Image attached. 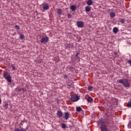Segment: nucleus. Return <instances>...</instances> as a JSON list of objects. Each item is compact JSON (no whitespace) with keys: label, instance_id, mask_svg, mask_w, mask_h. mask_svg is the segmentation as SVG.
Masks as SVG:
<instances>
[{"label":"nucleus","instance_id":"f257e3e1","mask_svg":"<svg viewBox=\"0 0 131 131\" xmlns=\"http://www.w3.org/2000/svg\"><path fill=\"white\" fill-rule=\"evenodd\" d=\"M118 82L119 83H121L125 86V88H129L130 85H129V82L128 81V79H120L118 81Z\"/></svg>","mask_w":131,"mask_h":131},{"label":"nucleus","instance_id":"f03ea898","mask_svg":"<svg viewBox=\"0 0 131 131\" xmlns=\"http://www.w3.org/2000/svg\"><path fill=\"white\" fill-rule=\"evenodd\" d=\"M79 99H80V97L78 96V95L76 94V95H73L71 97L70 100L71 102H77V101H78Z\"/></svg>","mask_w":131,"mask_h":131},{"label":"nucleus","instance_id":"7ed1b4c3","mask_svg":"<svg viewBox=\"0 0 131 131\" xmlns=\"http://www.w3.org/2000/svg\"><path fill=\"white\" fill-rule=\"evenodd\" d=\"M77 25L79 28H82V27L84 26V24L83 23V21H78L77 22Z\"/></svg>","mask_w":131,"mask_h":131},{"label":"nucleus","instance_id":"20e7f679","mask_svg":"<svg viewBox=\"0 0 131 131\" xmlns=\"http://www.w3.org/2000/svg\"><path fill=\"white\" fill-rule=\"evenodd\" d=\"M100 129L101 131H108V128H107V126L105 124H102L101 125L100 127Z\"/></svg>","mask_w":131,"mask_h":131},{"label":"nucleus","instance_id":"39448f33","mask_svg":"<svg viewBox=\"0 0 131 131\" xmlns=\"http://www.w3.org/2000/svg\"><path fill=\"white\" fill-rule=\"evenodd\" d=\"M48 40H49V37L46 36L42 38L40 40V42H41V43H43V42H48Z\"/></svg>","mask_w":131,"mask_h":131},{"label":"nucleus","instance_id":"423d86ee","mask_svg":"<svg viewBox=\"0 0 131 131\" xmlns=\"http://www.w3.org/2000/svg\"><path fill=\"white\" fill-rule=\"evenodd\" d=\"M42 6L43 10H49V9H50L48 4L44 3L42 4Z\"/></svg>","mask_w":131,"mask_h":131},{"label":"nucleus","instance_id":"0eeeda50","mask_svg":"<svg viewBox=\"0 0 131 131\" xmlns=\"http://www.w3.org/2000/svg\"><path fill=\"white\" fill-rule=\"evenodd\" d=\"M5 79L8 81V82H12V76L8 75L7 77L5 78Z\"/></svg>","mask_w":131,"mask_h":131},{"label":"nucleus","instance_id":"6e6552de","mask_svg":"<svg viewBox=\"0 0 131 131\" xmlns=\"http://www.w3.org/2000/svg\"><path fill=\"white\" fill-rule=\"evenodd\" d=\"M64 114V119H66V120H67L68 118H69V113H65Z\"/></svg>","mask_w":131,"mask_h":131},{"label":"nucleus","instance_id":"1a4fd4ad","mask_svg":"<svg viewBox=\"0 0 131 131\" xmlns=\"http://www.w3.org/2000/svg\"><path fill=\"white\" fill-rule=\"evenodd\" d=\"M9 75H10V74H9V73L8 72H4V73L3 74V76H4V78H6V77L9 76Z\"/></svg>","mask_w":131,"mask_h":131},{"label":"nucleus","instance_id":"9d476101","mask_svg":"<svg viewBox=\"0 0 131 131\" xmlns=\"http://www.w3.org/2000/svg\"><path fill=\"white\" fill-rule=\"evenodd\" d=\"M86 4L88 5V6H92V5H93V1L88 0Z\"/></svg>","mask_w":131,"mask_h":131},{"label":"nucleus","instance_id":"9b49d317","mask_svg":"<svg viewBox=\"0 0 131 131\" xmlns=\"http://www.w3.org/2000/svg\"><path fill=\"white\" fill-rule=\"evenodd\" d=\"M113 31L114 33H117L118 32V28L115 27L113 28Z\"/></svg>","mask_w":131,"mask_h":131},{"label":"nucleus","instance_id":"f8f14e48","mask_svg":"<svg viewBox=\"0 0 131 131\" xmlns=\"http://www.w3.org/2000/svg\"><path fill=\"white\" fill-rule=\"evenodd\" d=\"M85 10L86 12H90V11H91V7L90 6H86L85 8Z\"/></svg>","mask_w":131,"mask_h":131},{"label":"nucleus","instance_id":"ddd939ff","mask_svg":"<svg viewBox=\"0 0 131 131\" xmlns=\"http://www.w3.org/2000/svg\"><path fill=\"white\" fill-rule=\"evenodd\" d=\"M67 49H72L73 46L70 44H67L66 46Z\"/></svg>","mask_w":131,"mask_h":131},{"label":"nucleus","instance_id":"4468645a","mask_svg":"<svg viewBox=\"0 0 131 131\" xmlns=\"http://www.w3.org/2000/svg\"><path fill=\"white\" fill-rule=\"evenodd\" d=\"M62 115H63V113H62V112L60 111H58L57 112V116H58L59 117H62Z\"/></svg>","mask_w":131,"mask_h":131},{"label":"nucleus","instance_id":"2eb2a0df","mask_svg":"<svg viewBox=\"0 0 131 131\" xmlns=\"http://www.w3.org/2000/svg\"><path fill=\"white\" fill-rule=\"evenodd\" d=\"M87 101L89 103H91V102H93V98L91 97H88Z\"/></svg>","mask_w":131,"mask_h":131},{"label":"nucleus","instance_id":"dca6fc26","mask_svg":"<svg viewBox=\"0 0 131 131\" xmlns=\"http://www.w3.org/2000/svg\"><path fill=\"white\" fill-rule=\"evenodd\" d=\"M71 9L72 11H75V10H76V7H75L74 5H73L71 7Z\"/></svg>","mask_w":131,"mask_h":131},{"label":"nucleus","instance_id":"f3484780","mask_svg":"<svg viewBox=\"0 0 131 131\" xmlns=\"http://www.w3.org/2000/svg\"><path fill=\"white\" fill-rule=\"evenodd\" d=\"M110 16L111 18H114L115 17V13L114 12H111L110 13Z\"/></svg>","mask_w":131,"mask_h":131},{"label":"nucleus","instance_id":"a211bd4d","mask_svg":"<svg viewBox=\"0 0 131 131\" xmlns=\"http://www.w3.org/2000/svg\"><path fill=\"white\" fill-rule=\"evenodd\" d=\"M99 123H100L101 125H102V124H104V123H105V122H104V120L103 119H100L99 121Z\"/></svg>","mask_w":131,"mask_h":131},{"label":"nucleus","instance_id":"6ab92c4d","mask_svg":"<svg viewBox=\"0 0 131 131\" xmlns=\"http://www.w3.org/2000/svg\"><path fill=\"white\" fill-rule=\"evenodd\" d=\"M81 110H82V109L80 107H77L76 108V111H77L78 112H80V111H81Z\"/></svg>","mask_w":131,"mask_h":131},{"label":"nucleus","instance_id":"aec40b11","mask_svg":"<svg viewBox=\"0 0 131 131\" xmlns=\"http://www.w3.org/2000/svg\"><path fill=\"white\" fill-rule=\"evenodd\" d=\"M61 13H62V10H61V9H58L57 14H58V15H60V14H61Z\"/></svg>","mask_w":131,"mask_h":131},{"label":"nucleus","instance_id":"412c9836","mask_svg":"<svg viewBox=\"0 0 131 131\" xmlns=\"http://www.w3.org/2000/svg\"><path fill=\"white\" fill-rule=\"evenodd\" d=\"M127 106V107H131V99L128 102Z\"/></svg>","mask_w":131,"mask_h":131},{"label":"nucleus","instance_id":"4be33fe9","mask_svg":"<svg viewBox=\"0 0 131 131\" xmlns=\"http://www.w3.org/2000/svg\"><path fill=\"white\" fill-rule=\"evenodd\" d=\"M120 22L121 23H122V24H124V22H125V20L123 18H121L120 19Z\"/></svg>","mask_w":131,"mask_h":131},{"label":"nucleus","instance_id":"5701e85b","mask_svg":"<svg viewBox=\"0 0 131 131\" xmlns=\"http://www.w3.org/2000/svg\"><path fill=\"white\" fill-rule=\"evenodd\" d=\"M19 38L20 39H21V40H22L23 39V38H24V35L21 34L19 35Z\"/></svg>","mask_w":131,"mask_h":131},{"label":"nucleus","instance_id":"b1692460","mask_svg":"<svg viewBox=\"0 0 131 131\" xmlns=\"http://www.w3.org/2000/svg\"><path fill=\"white\" fill-rule=\"evenodd\" d=\"M93 88L92 86H90L88 87L89 91H93Z\"/></svg>","mask_w":131,"mask_h":131},{"label":"nucleus","instance_id":"393cba45","mask_svg":"<svg viewBox=\"0 0 131 131\" xmlns=\"http://www.w3.org/2000/svg\"><path fill=\"white\" fill-rule=\"evenodd\" d=\"M61 127H62V128H66V124H61Z\"/></svg>","mask_w":131,"mask_h":131},{"label":"nucleus","instance_id":"a878e982","mask_svg":"<svg viewBox=\"0 0 131 131\" xmlns=\"http://www.w3.org/2000/svg\"><path fill=\"white\" fill-rule=\"evenodd\" d=\"M15 29H18V30H19V29H20V27H19V26H18V25H16V26H15Z\"/></svg>","mask_w":131,"mask_h":131},{"label":"nucleus","instance_id":"bb28decb","mask_svg":"<svg viewBox=\"0 0 131 131\" xmlns=\"http://www.w3.org/2000/svg\"><path fill=\"white\" fill-rule=\"evenodd\" d=\"M37 62L38 63H41V62H42V60H41V59H38V60L37 61Z\"/></svg>","mask_w":131,"mask_h":131},{"label":"nucleus","instance_id":"cd10ccee","mask_svg":"<svg viewBox=\"0 0 131 131\" xmlns=\"http://www.w3.org/2000/svg\"><path fill=\"white\" fill-rule=\"evenodd\" d=\"M8 105H9V104H8V103H5V104L4 106H5L6 109H8Z\"/></svg>","mask_w":131,"mask_h":131},{"label":"nucleus","instance_id":"c85d7f7f","mask_svg":"<svg viewBox=\"0 0 131 131\" xmlns=\"http://www.w3.org/2000/svg\"><path fill=\"white\" fill-rule=\"evenodd\" d=\"M68 18L69 19H70V18H71V14L69 13V14H68Z\"/></svg>","mask_w":131,"mask_h":131},{"label":"nucleus","instance_id":"c756f323","mask_svg":"<svg viewBox=\"0 0 131 131\" xmlns=\"http://www.w3.org/2000/svg\"><path fill=\"white\" fill-rule=\"evenodd\" d=\"M12 69H13V70H16V67L12 66Z\"/></svg>","mask_w":131,"mask_h":131},{"label":"nucleus","instance_id":"7c9ffc66","mask_svg":"<svg viewBox=\"0 0 131 131\" xmlns=\"http://www.w3.org/2000/svg\"><path fill=\"white\" fill-rule=\"evenodd\" d=\"M17 91H18V92H21V91H22V88H18V89H17Z\"/></svg>","mask_w":131,"mask_h":131},{"label":"nucleus","instance_id":"2f4dec72","mask_svg":"<svg viewBox=\"0 0 131 131\" xmlns=\"http://www.w3.org/2000/svg\"><path fill=\"white\" fill-rule=\"evenodd\" d=\"M128 64H129L130 65V66H131V59H129V60H128Z\"/></svg>","mask_w":131,"mask_h":131},{"label":"nucleus","instance_id":"473e14b6","mask_svg":"<svg viewBox=\"0 0 131 131\" xmlns=\"http://www.w3.org/2000/svg\"><path fill=\"white\" fill-rule=\"evenodd\" d=\"M21 91H23L24 92H26V89H25V88H21Z\"/></svg>","mask_w":131,"mask_h":131},{"label":"nucleus","instance_id":"72a5a7b5","mask_svg":"<svg viewBox=\"0 0 131 131\" xmlns=\"http://www.w3.org/2000/svg\"><path fill=\"white\" fill-rule=\"evenodd\" d=\"M78 55H79V53L77 52L76 54V57L77 58L78 57Z\"/></svg>","mask_w":131,"mask_h":131},{"label":"nucleus","instance_id":"f704fd0d","mask_svg":"<svg viewBox=\"0 0 131 131\" xmlns=\"http://www.w3.org/2000/svg\"><path fill=\"white\" fill-rule=\"evenodd\" d=\"M117 52H114V55H115V56H117Z\"/></svg>","mask_w":131,"mask_h":131},{"label":"nucleus","instance_id":"c9c22d12","mask_svg":"<svg viewBox=\"0 0 131 131\" xmlns=\"http://www.w3.org/2000/svg\"><path fill=\"white\" fill-rule=\"evenodd\" d=\"M64 78H67V75H64Z\"/></svg>","mask_w":131,"mask_h":131},{"label":"nucleus","instance_id":"e433bc0d","mask_svg":"<svg viewBox=\"0 0 131 131\" xmlns=\"http://www.w3.org/2000/svg\"><path fill=\"white\" fill-rule=\"evenodd\" d=\"M0 104H2V99L0 98Z\"/></svg>","mask_w":131,"mask_h":131},{"label":"nucleus","instance_id":"4c0bfd02","mask_svg":"<svg viewBox=\"0 0 131 131\" xmlns=\"http://www.w3.org/2000/svg\"><path fill=\"white\" fill-rule=\"evenodd\" d=\"M114 100H116V99H114Z\"/></svg>","mask_w":131,"mask_h":131}]
</instances>
